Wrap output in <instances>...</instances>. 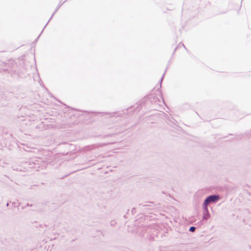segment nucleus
<instances>
[{"mask_svg":"<svg viewBox=\"0 0 251 251\" xmlns=\"http://www.w3.org/2000/svg\"><path fill=\"white\" fill-rule=\"evenodd\" d=\"M219 199V197L217 196H210L207 198V199L205 200L204 204L205 207V209L207 210V205L209 204V202L212 201H215Z\"/></svg>","mask_w":251,"mask_h":251,"instance_id":"f257e3e1","label":"nucleus"},{"mask_svg":"<svg viewBox=\"0 0 251 251\" xmlns=\"http://www.w3.org/2000/svg\"><path fill=\"white\" fill-rule=\"evenodd\" d=\"M195 230V227L194 226H191L190 227L189 229V231L191 232H194Z\"/></svg>","mask_w":251,"mask_h":251,"instance_id":"f03ea898","label":"nucleus"}]
</instances>
